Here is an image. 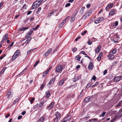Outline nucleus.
<instances>
[{"label":"nucleus","mask_w":122,"mask_h":122,"mask_svg":"<svg viewBox=\"0 0 122 122\" xmlns=\"http://www.w3.org/2000/svg\"><path fill=\"white\" fill-rule=\"evenodd\" d=\"M107 70H105L104 71H103V73L104 75H105L107 73Z\"/></svg>","instance_id":"680f3d73"},{"label":"nucleus","mask_w":122,"mask_h":122,"mask_svg":"<svg viewBox=\"0 0 122 122\" xmlns=\"http://www.w3.org/2000/svg\"><path fill=\"white\" fill-rule=\"evenodd\" d=\"M27 6L26 4H24L23 5V8L25 9H26V7H27Z\"/></svg>","instance_id":"8fccbe9b"},{"label":"nucleus","mask_w":122,"mask_h":122,"mask_svg":"<svg viewBox=\"0 0 122 122\" xmlns=\"http://www.w3.org/2000/svg\"><path fill=\"white\" fill-rule=\"evenodd\" d=\"M83 91V90L81 91V93H80L79 96V98H81V97L83 96V92H82Z\"/></svg>","instance_id":"37998d69"},{"label":"nucleus","mask_w":122,"mask_h":122,"mask_svg":"<svg viewBox=\"0 0 122 122\" xmlns=\"http://www.w3.org/2000/svg\"><path fill=\"white\" fill-rule=\"evenodd\" d=\"M122 78V76H118L115 77L114 79V81L117 82L120 80Z\"/></svg>","instance_id":"39448f33"},{"label":"nucleus","mask_w":122,"mask_h":122,"mask_svg":"<svg viewBox=\"0 0 122 122\" xmlns=\"http://www.w3.org/2000/svg\"><path fill=\"white\" fill-rule=\"evenodd\" d=\"M29 29V28L28 27H27L26 28H25L23 27H21L19 29V30L20 31H24L25 30H26L28 29Z\"/></svg>","instance_id":"412c9836"},{"label":"nucleus","mask_w":122,"mask_h":122,"mask_svg":"<svg viewBox=\"0 0 122 122\" xmlns=\"http://www.w3.org/2000/svg\"><path fill=\"white\" fill-rule=\"evenodd\" d=\"M92 10L90 9L89 11H87L81 19H86L88 17L92 14Z\"/></svg>","instance_id":"f257e3e1"},{"label":"nucleus","mask_w":122,"mask_h":122,"mask_svg":"<svg viewBox=\"0 0 122 122\" xmlns=\"http://www.w3.org/2000/svg\"><path fill=\"white\" fill-rule=\"evenodd\" d=\"M102 52H101L100 53L98 57L97 58V60L100 61L101 59V57L102 55Z\"/></svg>","instance_id":"6ab92c4d"},{"label":"nucleus","mask_w":122,"mask_h":122,"mask_svg":"<svg viewBox=\"0 0 122 122\" xmlns=\"http://www.w3.org/2000/svg\"><path fill=\"white\" fill-rule=\"evenodd\" d=\"M104 20V18L103 17H98L94 21V23L96 24H98L100 23L101 21Z\"/></svg>","instance_id":"f03ea898"},{"label":"nucleus","mask_w":122,"mask_h":122,"mask_svg":"<svg viewBox=\"0 0 122 122\" xmlns=\"http://www.w3.org/2000/svg\"><path fill=\"white\" fill-rule=\"evenodd\" d=\"M92 84V83L91 82H90L88 83L85 88V89L88 88H89Z\"/></svg>","instance_id":"c85d7f7f"},{"label":"nucleus","mask_w":122,"mask_h":122,"mask_svg":"<svg viewBox=\"0 0 122 122\" xmlns=\"http://www.w3.org/2000/svg\"><path fill=\"white\" fill-rule=\"evenodd\" d=\"M65 80L64 79H62L60 80L58 83V85L59 86H61L63 84Z\"/></svg>","instance_id":"dca6fc26"},{"label":"nucleus","mask_w":122,"mask_h":122,"mask_svg":"<svg viewBox=\"0 0 122 122\" xmlns=\"http://www.w3.org/2000/svg\"><path fill=\"white\" fill-rule=\"evenodd\" d=\"M44 104V100H41L39 104V106L40 107H42Z\"/></svg>","instance_id":"7c9ffc66"},{"label":"nucleus","mask_w":122,"mask_h":122,"mask_svg":"<svg viewBox=\"0 0 122 122\" xmlns=\"http://www.w3.org/2000/svg\"><path fill=\"white\" fill-rule=\"evenodd\" d=\"M87 31L85 30L83 32H82L81 33V35L82 36H83L84 35V34H86L87 33Z\"/></svg>","instance_id":"603ef678"},{"label":"nucleus","mask_w":122,"mask_h":122,"mask_svg":"<svg viewBox=\"0 0 122 122\" xmlns=\"http://www.w3.org/2000/svg\"><path fill=\"white\" fill-rule=\"evenodd\" d=\"M35 100V98H31V100L30 101V102L31 104H32L33 101Z\"/></svg>","instance_id":"864d4df0"},{"label":"nucleus","mask_w":122,"mask_h":122,"mask_svg":"<svg viewBox=\"0 0 122 122\" xmlns=\"http://www.w3.org/2000/svg\"><path fill=\"white\" fill-rule=\"evenodd\" d=\"M18 57L16 55H15V54L12 57V60L13 61L15 59Z\"/></svg>","instance_id":"f704fd0d"},{"label":"nucleus","mask_w":122,"mask_h":122,"mask_svg":"<svg viewBox=\"0 0 122 122\" xmlns=\"http://www.w3.org/2000/svg\"><path fill=\"white\" fill-rule=\"evenodd\" d=\"M112 40L113 41V42L114 43H116L118 42L116 40V39H115L114 38L113 39H112Z\"/></svg>","instance_id":"09e8293b"},{"label":"nucleus","mask_w":122,"mask_h":122,"mask_svg":"<svg viewBox=\"0 0 122 122\" xmlns=\"http://www.w3.org/2000/svg\"><path fill=\"white\" fill-rule=\"evenodd\" d=\"M35 2L33 4L32 8V9H34L36 8L37 7H38V5H37V4H36Z\"/></svg>","instance_id":"aec40b11"},{"label":"nucleus","mask_w":122,"mask_h":122,"mask_svg":"<svg viewBox=\"0 0 122 122\" xmlns=\"http://www.w3.org/2000/svg\"><path fill=\"white\" fill-rule=\"evenodd\" d=\"M34 17H32L30 19V21H33V20H34Z\"/></svg>","instance_id":"0e129e2a"},{"label":"nucleus","mask_w":122,"mask_h":122,"mask_svg":"<svg viewBox=\"0 0 122 122\" xmlns=\"http://www.w3.org/2000/svg\"><path fill=\"white\" fill-rule=\"evenodd\" d=\"M60 113L58 112H56L55 114L56 117L58 118L59 119L60 118Z\"/></svg>","instance_id":"5701e85b"},{"label":"nucleus","mask_w":122,"mask_h":122,"mask_svg":"<svg viewBox=\"0 0 122 122\" xmlns=\"http://www.w3.org/2000/svg\"><path fill=\"white\" fill-rule=\"evenodd\" d=\"M41 9V7H39L38 9V11L36 12V13L38 14L39 13V12L40 11Z\"/></svg>","instance_id":"de8ad7c7"},{"label":"nucleus","mask_w":122,"mask_h":122,"mask_svg":"<svg viewBox=\"0 0 122 122\" xmlns=\"http://www.w3.org/2000/svg\"><path fill=\"white\" fill-rule=\"evenodd\" d=\"M60 119H59L58 118L56 117L53 119V121L54 122H57Z\"/></svg>","instance_id":"79ce46f5"},{"label":"nucleus","mask_w":122,"mask_h":122,"mask_svg":"<svg viewBox=\"0 0 122 122\" xmlns=\"http://www.w3.org/2000/svg\"><path fill=\"white\" fill-rule=\"evenodd\" d=\"M48 72L46 71L45 72H44L43 74V77H45L47 74L48 73Z\"/></svg>","instance_id":"58836bf2"},{"label":"nucleus","mask_w":122,"mask_h":122,"mask_svg":"<svg viewBox=\"0 0 122 122\" xmlns=\"http://www.w3.org/2000/svg\"><path fill=\"white\" fill-rule=\"evenodd\" d=\"M85 9V7L84 6L82 7L81 8V10L80 11V12L81 14H82L83 13L84 10Z\"/></svg>","instance_id":"c9c22d12"},{"label":"nucleus","mask_w":122,"mask_h":122,"mask_svg":"<svg viewBox=\"0 0 122 122\" xmlns=\"http://www.w3.org/2000/svg\"><path fill=\"white\" fill-rule=\"evenodd\" d=\"M6 70V69H5V68H3L2 70L1 71V73L2 74H3L5 70Z\"/></svg>","instance_id":"3c124183"},{"label":"nucleus","mask_w":122,"mask_h":122,"mask_svg":"<svg viewBox=\"0 0 122 122\" xmlns=\"http://www.w3.org/2000/svg\"><path fill=\"white\" fill-rule=\"evenodd\" d=\"M22 116L21 115L19 116L18 117V118H17L19 120L20 119L22 118Z\"/></svg>","instance_id":"338daca9"},{"label":"nucleus","mask_w":122,"mask_h":122,"mask_svg":"<svg viewBox=\"0 0 122 122\" xmlns=\"http://www.w3.org/2000/svg\"><path fill=\"white\" fill-rule=\"evenodd\" d=\"M120 19L121 23H122V15H121L120 17Z\"/></svg>","instance_id":"e2e57ef3"},{"label":"nucleus","mask_w":122,"mask_h":122,"mask_svg":"<svg viewBox=\"0 0 122 122\" xmlns=\"http://www.w3.org/2000/svg\"><path fill=\"white\" fill-rule=\"evenodd\" d=\"M27 39H28L29 41H30L31 40V37H25Z\"/></svg>","instance_id":"69168bd1"},{"label":"nucleus","mask_w":122,"mask_h":122,"mask_svg":"<svg viewBox=\"0 0 122 122\" xmlns=\"http://www.w3.org/2000/svg\"><path fill=\"white\" fill-rule=\"evenodd\" d=\"M81 58V56L78 55L75 57V59L77 60L80 61Z\"/></svg>","instance_id":"473e14b6"},{"label":"nucleus","mask_w":122,"mask_h":122,"mask_svg":"<svg viewBox=\"0 0 122 122\" xmlns=\"http://www.w3.org/2000/svg\"><path fill=\"white\" fill-rule=\"evenodd\" d=\"M101 49V46H98L95 49V52L96 53H98L100 51Z\"/></svg>","instance_id":"ddd939ff"},{"label":"nucleus","mask_w":122,"mask_h":122,"mask_svg":"<svg viewBox=\"0 0 122 122\" xmlns=\"http://www.w3.org/2000/svg\"><path fill=\"white\" fill-rule=\"evenodd\" d=\"M63 68V67L62 65H58L56 67V71L57 72H59L62 70Z\"/></svg>","instance_id":"20e7f679"},{"label":"nucleus","mask_w":122,"mask_h":122,"mask_svg":"<svg viewBox=\"0 0 122 122\" xmlns=\"http://www.w3.org/2000/svg\"><path fill=\"white\" fill-rule=\"evenodd\" d=\"M39 60H38V61H36V62H35L34 65L33 66V67H36L37 65L38 64V63H39Z\"/></svg>","instance_id":"a19ab883"},{"label":"nucleus","mask_w":122,"mask_h":122,"mask_svg":"<svg viewBox=\"0 0 122 122\" xmlns=\"http://www.w3.org/2000/svg\"><path fill=\"white\" fill-rule=\"evenodd\" d=\"M106 113V112H102L101 114L100 115V116L102 117H103L105 115Z\"/></svg>","instance_id":"a18cd8bd"},{"label":"nucleus","mask_w":122,"mask_h":122,"mask_svg":"<svg viewBox=\"0 0 122 122\" xmlns=\"http://www.w3.org/2000/svg\"><path fill=\"white\" fill-rule=\"evenodd\" d=\"M117 51V49L116 48L112 49V50H111L110 52H111V53L113 54H115Z\"/></svg>","instance_id":"b1692460"},{"label":"nucleus","mask_w":122,"mask_h":122,"mask_svg":"<svg viewBox=\"0 0 122 122\" xmlns=\"http://www.w3.org/2000/svg\"><path fill=\"white\" fill-rule=\"evenodd\" d=\"M63 25L61 23L59 25L58 28H61L63 26Z\"/></svg>","instance_id":"052dcab7"},{"label":"nucleus","mask_w":122,"mask_h":122,"mask_svg":"<svg viewBox=\"0 0 122 122\" xmlns=\"http://www.w3.org/2000/svg\"><path fill=\"white\" fill-rule=\"evenodd\" d=\"M71 116L70 115H68L66 117L64 118L60 122H66L67 121H70L71 118Z\"/></svg>","instance_id":"7ed1b4c3"},{"label":"nucleus","mask_w":122,"mask_h":122,"mask_svg":"<svg viewBox=\"0 0 122 122\" xmlns=\"http://www.w3.org/2000/svg\"><path fill=\"white\" fill-rule=\"evenodd\" d=\"M33 32V30H32V29L30 30L29 32H28L26 34V35L25 37H30L31 35Z\"/></svg>","instance_id":"f8f14e48"},{"label":"nucleus","mask_w":122,"mask_h":122,"mask_svg":"<svg viewBox=\"0 0 122 122\" xmlns=\"http://www.w3.org/2000/svg\"><path fill=\"white\" fill-rule=\"evenodd\" d=\"M43 0H37L35 2L36 4H37L38 7L39 6L41 5V3L42 2Z\"/></svg>","instance_id":"4468645a"},{"label":"nucleus","mask_w":122,"mask_h":122,"mask_svg":"<svg viewBox=\"0 0 122 122\" xmlns=\"http://www.w3.org/2000/svg\"><path fill=\"white\" fill-rule=\"evenodd\" d=\"M80 53L84 55H86V56L87 55V54H86L85 52L83 51H81Z\"/></svg>","instance_id":"49530a36"},{"label":"nucleus","mask_w":122,"mask_h":122,"mask_svg":"<svg viewBox=\"0 0 122 122\" xmlns=\"http://www.w3.org/2000/svg\"><path fill=\"white\" fill-rule=\"evenodd\" d=\"M52 49L51 48H50L49 50L45 53L44 55L46 57H47L49 55V54L51 52Z\"/></svg>","instance_id":"6e6552de"},{"label":"nucleus","mask_w":122,"mask_h":122,"mask_svg":"<svg viewBox=\"0 0 122 122\" xmlns=\"http://www.w3.org/2000/svg\"><path fill=\"white\" fill-rule=\"evenodd\" d=\"M12 93L10 90H9L7 92V97L10 99L12 97Z\"/></svg>","instance_id":"9d476101"},{"label":"nucleus","mask_w":122,"mask_h":122,"mask_svg":"<svg viewBox=\"0 0 122 122\" xmlns=\"http://www.w3.org/2000/svg\"><path fill=\"white\" fill-rule=\"evenodd\" d=\"M90 97H86L84 99V102H88L90 101Z\"/></svg>","instance_id":"4be33fe9"},{"label":"nucleus","mask_w":122,"mask_h":122,"mask_svg":"<svg viewBox=\"0 0 122 122\" xmlns=\"http://www.w3.org/2000/svg\"><path fill=\"white\" fill-rule=\"evenodd\" d=\"M93 119H90L88 121H86V122H92V120Z\"/></svg>","instance_id":"774afa93"},{"label":"nucleus","mask_w":122,"mask_h":122,"mask_svg":"<svg viewBox=\"0 0 122 122\" xmlns=\"http://www.w3.org/2000/svg\"><path fill=\"white\" fill-rule=\"evenodd\" d=\"M79 79V77L78 76H75L74 77L73 79V81L74 82L76 81Z\"/></svg>","instance_id":"bb28decb"},{"label":"nucleus","mask_w":122,"mask_h":122,"mask_svg":"<svg viewBox=\"0 0 122 122\" xmlns=\"http://www.w3.org/2000/svg\"><path fill=\"white\" fill-rule=\"evenodd\" d=\"M71 4L70 3H68L66 4L65 5V6L66 7H67L69 6Z\"/></svg>","instance_id":"4d7b16f0"},{"label":"nucleus","mask_w":122,"mask_h":122,"mask_svg":"<svg viewBox=\"0 0 122 122\" xmlns=\"http://www.w3.org/2000/svg\"><path fill=\"white\" fill-rule=\"evenodd\" d=\"M46 85V83L44 82L42 84L40 88L41 89H42L43 87L45 86Z\"/></svg>","instance_id":"e433bc0d"},{"label":"nucleus","mask_w":122,"mask_h":122,"mask_svg":"<svg viewBox=\"0 0 122 122\" xmlns=\"http://www.w3.org/2000/svg\"><path fill=\"white\" fill-rule=\"evenodd\" d=\"M19 101V99L18 98H16L15 100L14 101H13V104L12 106L13 105H15L16 103H17Z\"/></svg>","instance_id":"72a5a7b5"},{"label":"nucleus","mask_w":122,"mask_h":122,"mask_svg":"<svg viewBox=\"0 0 122 122\" xmlns=\"http://www.w3.org/2000/svg\"><path fill=\"white\" fill-rule=\"evenodd\" d=\"M96 77L94 75H93V77L92 79V80H93L95 81L96 79Z\"/></svg>","instance_id":"5fc2aeb1"},{"label":"nucleus","mask_w":122,"mask_h":122,"mask_svg":"<svg viewBox=\"0 0 122 122\" xmlns=\"http://www.w3.org/2000/svg\"><path fill=\"white\" fill-rule=\"evenodd\" d=\"M118 24V22L117 21H115V22L113 23L112 24L113 27H116L117 26Z\"/></svg>","instance_id":"2f4dec72"},{"label":"nucleus","mask_w":122,"mask_h":122,"mask_svg":"<svg viewBox=\"0 0 122 122\" xmlns=\"http://www.w3.org/2000/svg\"><path fill=\"white\" fill-rule=\"evenodd\" d=\"M40 25H37L36 27L34 28H32L31 29L32 30H36L38 28H39Z\"/></svg>","instance_id":"ea45409f"},{"label":"nucleus","mask_w":122,"mask_h":122,"mask_svg":"<svg viewBox=\"0 0 122 122\" xmlns=\"http://www.w3.org/2000/svg\"><path fill=\"white\" fill-rule=\"evenodd\" d=\"M45 119V117H42L38 120L37 122H43Z\"/></svg>","instance_id":"a878e982"},{"label":"nucleus","mask_w":122,"mask_h":122,"mask_svg":"<svg viewBox=\"0 0 122 122\" xmlns=\"http://www.w3.org/2000/svg\"><path fill=\"white\" fill-rule=\"evenodd\" d=\"M56 12V10H52V11L50 13L51 15L53 14L55 12Z\"/></svg>","instance_id":"bf43d9fd"},{"label":"nucleus","mask_w":122,"mask_h":122,"mask_svg":"<svg viewBox=\"0 0 122 122\" xmlns=\"http://www.w3.org/2000/svg\"><path fill=\"white\" fill-rule=\"evenodd\" d=\"M28 66H27L23 70V71H22V73H20V75H21V74H22V73H24L25 72H26V70H27V69H28Z\"/></svg>","instance_id":"4c0bfd02"},{"label":"nucleus","mask_w":122,"mask_h":122,"mask_svg":"<svg viewBox=\"0 0 122 122\" xmlns=\"http://www.w3.org/2000/svg\"><path fill=\"white\" fill-rule=\"evenodd\" d=\"M77 48H76L74 47L73 48L72 51L74 52H75L77 51Z\"/></svg>","instance_id":"13d9d810"},{"label":"nucleus","mask_w":122,"mask_h":122,"mask_svg":"<svg viewBox=\"0 0 122 122\" xmlns=\"http://www.w3.org/2000/svg\"><path fill=\"white\" fill-rule=\"evenodd\" d=\"M115 12L114 10H111L109 13V15H112L114 14Z\"/></svg>","instance_id":"cd10ccee"},{"label":"nucleus","mask_w":122,"mask_h":122,"mask_svg":"<svg viewBox=\"0 0 122 122\" xmlns=\"http://www.w3.org/2000/svg\"><path fill=\"white\" fill-rule=\"evenodd\" d=\"M115 39H116V40L117 41V42H118V40H119V38L118 36H115L114 37Z\"/></svg>","instance_id":"c03bdc74"},{"label":"nucleus","mask_w":122,"mask_h":122,"mask_svg":"<svg viewBox=\"0 0 122 122\" xmlns=\"http://www.w3.org/2000/svg\"><path fill=\"white\" fill-rule=\"evenodd\" d=\"M56 79L54 77L52 78L50 80L48 84H49L50 85L53 84L54 82L55 81Z\"/></svg>","instance_id":"f3484780"},{"label":"nucleus","mask_w":122,"mask_h":122,"mask_svg":"<svg viewBox=\"0 0 122 122\" xmlns=\"http://www.w3.org/2000/svg\"><path fill=\"white\" fill-rule=\"evenodd\" d=\"M113 5V4L112 3L108 5L105 8L106 10L107 11H108L112 8Z\"/></svg>","instance_id":"1a4fd4ad"},{"label":"nucleus","mask_w":122,"mask_h":122,"mask_svg":"<svg viewBox=\"0 0 122 122\" xmlns=\"http://www.w3.org/2000/svg\"><path fill=\"white\" fill-rule=\"evenodd\" d=\"M20 53V51L19 50H17L14 53L15 55L18 57L19 56Z\"/></svg>","instance_id":"393cba45"},{"label":"nucleus","mask_w":122,"mask_h":122,"mask_svg":"<svg viewBox=\"0 0 122 122\" xmlns=\"http://www.w3.org/2000/svg\"><path fill=\"white\" fill-rule=\"evenodd\" d=\"M87 43L88 45H91L92 43V41H90L89 40L87 42Z\"/></svg>","instance_id":"6e6d98bb"},{"label":"nucleus","mask_w":122,"mask_h":122,"mask_svg":"<svg viewBox=\"0 0 122 122\" xmlns=\"http://www.w3.org/2000/svg\"><path fill=\"white\" fill-rule=\"evenodd\" d=\"M76 13L72 16L70 20V22H72L74 20L76 16Z\"/></svg>","instance_id":"2eb2a0df"},{"label":"nucleus","mask_w":122,"mask_h":122,"mask_svg":"<svg viewBox=\"0 0 122 122\" xmlns=\"http://www.w3.org/2000/svg\"><path fill=\"white\" fill-rule=\"evenodd\" d=\"M93 65L92 62H90L89 64L88 68L90 70H92L93 68Z\"/></svg>","instance_id":"9b49d317"},{"label":"nucleus","mask_w":122,"mask_h":122,"mask_svg":"<svg viewBox=\"0 0 122 122\" xmlns=\"http://www.w3.org/2000/svg\"><path fill=\"white\" fill-rule=\"evenodd\" d=\"M8 35V34L7 33L3 36L2 40L1 41V43L4 42L5 40H7L9 39Z\"/></svg>","instance_id":"423d86ee"},{"label":"nucleus","mask_w":122,"mask_h":122,"mask_svg":"<svg viewBox=\"0 0 122 122\" xmlns=\"http://www.w3.org/2000/svg\"><path fill=\"white\" fill-rule=\"evenodd\" d=\"M107 56L110 60H112L114 59V56L111 53V52H109Z\"/></svg>","instance_id":"0eeeda50"},{"label":"nucleus","mask_w":122,"mask_h":122,"mask_svg":"<svg viewBox=\"0 0 122 122\" xmlns=\"http://www.w3.org/2000/svg\"><path fill=\"white\" fill-rule=\"evenodd\" d=\"M54 105V103L52 102L51 104L49 105L48 107V109L49 110H50L52 109Z\"/></svg>","instance_id":"a211bd4d"},{"label":"nucleus","mask_w":122,"mask_h":122,"mask_svg":"<svg viewBox=\"0 0 122 122\" xmlns=\"http://www.w3.org/2000/svg\"><path fill=\"white\" fill-rule=\"evenodd\" d=\"M46 98H48L51 96L50 94V92L49 91H46Z\"/></svg>","instance_id":"c756f323"}]
</instances>
